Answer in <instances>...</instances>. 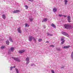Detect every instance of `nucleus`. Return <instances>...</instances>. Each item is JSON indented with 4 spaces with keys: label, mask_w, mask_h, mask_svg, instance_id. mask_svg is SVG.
<instances>
[{
    "label": "nucleus",
    "mask_w": 73,
    "mask_h": 73,
    "mask_svg": "<svg viewBox=\"0 0 73 73\" xmlns=\"http://www.w3.org/2000/svg\"><path fill=\"white\" fill-rule=\"evenodd\" d=\"M64 26L65 28L67 29H69V28H71V25L67 24L64 25Z\"/></svg>",
    "instance_id": "nucleus-1"
},
{
    "label": "nucleus",
    "mask_w": 73,
    "mask_h": 73,
    "mask_svg": "<svg viewBox=\"0 0 73 73\" xmlns=\"http://www.w3.org/2000/svg\"><path fill=\"white\" fill-rule=\"evenodd\" d=\"M32 39L35 41H36V39H35L34 37L32 36H29V41H31Z\"/></svg>",
    "instance_id": "nucleus-2"
},
{
    "label": "nucleus",
    "mask_w": 73,
    "mask_h": 73,
    "mask_svg": "<svg viewBox=\"0 0 73 73\" xmlns=\"http://www.w3.org/2000/svg\"><path fill=\"white\" fill-rule=\"evenodd\" d=\"M62 35H64L65 36H67V37H69V35H68V33H66L65 32H62Z\"/></svg>",
    "instance_id": "nucleus-3"
},
{
    "label": "nucleus",
    "mask_w": 73,
    "mask_h": 73,
    "mask_svg": "<svg viewBox=\"0 0 73 73\" xmlns=\"http://www.w3.org/2000/svg\"><path fill=\"white\" fill-rule=\"evenodd\" d=\"M12 58L14 60H15L17 61H18V62H20L21 61L18 58H14L13 57H12Z\"/></svg>",
    "instance_id": "nucleus-4"
},
{
    "label": "nucleus",
    "mask_w": 73,
    "mask_h": 73,
    "mask_svg": "<svg viewBox=\"0 0 73 73\" xmlns=\"http://www.w3.org/2000/svg\"><path fill=\"white\" fill-rule=\"evenodd\" d=\"M26 65H28L29 63V58L27 57L26 58Z\"/></svg>",
    "instance_id": "nucleus-5"
},
{
    "label": "nucleus",
    "mask_w": 73,
    "mask_h": 73,
    "mask_svg": "<svg viewBox=\"0 0 73 73\" xmlns=\"http://www.w3.org/2000/svg\"><path fill=\"white\" fill-rule=\"evenodd\" d=\"M70 16H68L67 17V20L68 23H70L71 22V19H70Z\"/></svg>",
    "instance_id": "nucleus-6"
},
{
    "label": "nucleus",
    "mask_w": 73,
    "mask_h": 73,
    "mask_svg": "<svg viewBox=\"0 0 73 73\" xmlns=\"http://www.w3.org/2000/svg\"><path fill=\"white\" fill-rule=\"evenodd\" d=\"M19 33H22V32H21V28L20 27H19L17 29Z\"/></svg>",
    "instance_id": "nucleus-7"
},
{
    "label": "nucleus",
    "mask_w": 73,
    "mask_h": 73,
    "mask_svg": "<svg viewBox=\"0 0 73 73\" xmlns=\"http://www.w3.org/2000/svg\"><path fill=\"white\" fill-rule=\"evenodd\" d=\"M61 41H62V42H61V44L62 45V44L64 43V42H65L64 37L61 38Z\"/></svg>",
    "instance_id": "nucleus-8"
},
{
    "label": "nucleus",
    "mask_w": 73,
    "mask_h": 73,
    "mask_svg": "<svg viewBox=\"0 0 73 73\" xmlns=\"http://www.w3.org/2000/svg\"><path fill=\"white\" fill-rule=\"evenodd\" d=\"M20 11L19 10H15L13 11V13H19L20 12Z\"/></svg>",
    "instance_id": "nucleus-9"
},
{
    "label": "nucleus",
    "mask_w": 73,
    "mask_h": 73,
    "mask_svg": "<svg viewBox=\"0 0 73 73\" xmlns=\"http://www.w3.org/2000/svg\"><path fill=\"white\" fill-rule=\"evenodd\" d=\"M69 47H70V46H64V48H63V49H68L69 48Z\"/></svg>",
    "instance_id": "nucleus-10"
},
{
    "label": "nucleus",
    "mask_w": 73,
    "mask_h": 73,
    "mask_svg": "<svg viewBox=\"0 0 73 73\" xmlns=\"http://www.w3.org/2000/svg\"><path fill=\"white\" fill-rule=\"evenodd\" d=\"M25 52V50H20L19 51V53H24V52Z\"/></svg>",
    "instance_id": "nucleus-11"
},
{
    "label": "nucleus",
    "mask_w": 73,
    "mask_h": 73,
    "mask_svg": "<svg viewBox=\"0 0 73 73\" xmlns=\"http://www.w3.org/2000/svg\"><path fill=\"white\" fill-rule=\"evenodd\" d=\"M47 20H48V19L46 18H45L43 20V21H42V23H43V22H46Z\"/></svg>",
    "instance_id": "nucleus-12"
},
{
    "label": "nucleus",
    "mask_w": 73,
    "mask_h": 73,
    "mask_svg": "<svg viewBox=\"0 0 73 73\" xmlns=\"http://www.w3.org/2000/svg\"><path fill=\"white\" fill-rule=\"evenodd\" d=\"M10 50L11 52H13L15 50V48L14 47H11L10 48Z\"/></svg>",
    "instance_id": "nucleus-13"
},
{
    "label": "nucleus",
    "mask_w": 73,
    "mask_h": 73,
    "mask_svg": "<svg viewBox=\"0 0 73 73\" xmlns=\"http://www.w3.org/2000/svg\"><path fill=\"white\" fill-rule=\"evenodd\" d=\"M57 8H54L53 9V12H57Z\"/></svg>",
    "instance_id": "nucleus-14"
},
{
    "label": "nucleus",
    "mask_w": 73,
    "mask_h": 73,
    "mask_svg": "<svg viewBox=\"0 0 73 73\" xmlns=\"http://www.w3.org/2000/svg\"><path fill=\"white\" fill-rule=\"evenodd\" d=\"M51 26L52 27H53V28H56V26L53 23H52V24H51Z\"/></svg>",
    "instance_id": "nucleus-15"
},
{
    "label": "nucleus",
    "mask_w": 73,
    "mask_h": 73,
    "mask_svg": "<svg viewBox=\"0 0 73 73\" xmlns=\"http://www.w3.org/2000/svg\"><path fill=\"white\" fill-rule=\"evenodd\" d=\"M47 35L48 36H53L52 34H49V33H47Z\"/></svg>",
    "instance_id": "nucleus-16"
},
{
    "label": "nucleus",
    "mask_w": 73,
    "mask_h": 73,
    "mask_svg": "<svg viewBox=\"0 0 73 73\" xmlns=\"http://www.w3.org/2000/svg\"><path fill=\"white\" fill-rule=\"evenodd\" d=\"M71 58L72 60H73V51L71 53Z\"/></svg>",
    "instance_id": "nucleus-17"
},
{
    "label": "nucleus",
    "mask_w": 73,
    "mask_h": 73,
    "mask_svg": "<svg viewBox=\"0 0 73 73\" xmlns=\"http://www.w3.org/2000/svg\"><path fill=\"white\" fill-rule=\"evenodd\" d=\"M2 18H3V19H5L6 18V16L5 15L3 14L2 15Z\"/></svg>",
    "instance_id": "nucleus-18"
},
{
    "label": "nucleus",
    "mask_w": 73,
    "mask_h": 73,
    "mask_svg": "<svg viewBox=\"0 0 73 73\" xmlns=\"http://www.w3.org/2000/svg\"><path fill=\"white\" fill-rule=\"evenodd\" d=\"M25 27H29V25L27 23H25Z\"/></svg>",
    "instance_id": "nucleus-19"
},
{
    "label": "nucleus",
    "mask_w": 73,
    "mask_h": 73,
    "mask_svg": "<svg viewBox=\"0 0 73 73\" xmlns=\"http://www.w3.org/2000/svg\"><path fill=\"white\" fill-rule=\"evenodd\" d=\"M64 2H65V5H67L68 3V0H64Z\"/></svg>",
    "instance_id": "nucleus-20"
},
{
    "label": "nucleus",
    "mask_w": 73,
    "mask_h": 73,
    "mask_svg": "<svg viewBox=\"0 0 73 73\" xmlns=\"http://www.w3.org/2000/svg\"><path fill=\"white\" fill-rule=\"evenodd\" d=\"M9 40H7L6 42V43L7 44V45H9Z\"/></svg>",
    "instance_id": "nucleus-21"
},
{
    "label": "nucleus",
    "mask_w": 73,
    "mask_h": 73,
    "mask_svg": "<svg viewBox=\"0 0 73 73\" xmlns=\"http://www.w3.org/2000/svg\"><path fill=\"white\" fill-rule=\"evenodd\" d=\"M15 70L17 73H19V70H18V69L15 68Z\"/></svg>",
    "instance_id": "nucleus-22"
},
{
    "label": "nucleus",
    "mask_w": 73,
    "mask_h": 73,
    "mask_svg": "<svg viewBox=\"0 0 73 73\" xmlns=\"http://www.w3.org/2000/svg\"><path fill=\"white\" fill-rule=\"evenodd\" d=\"M30 66H36V65H35V64L34 63H32V64H31Z\"/></svg>",
    "instance_id": "nucleus-23"
},
{
    "label": "nucleus",
    "mask_w": 73,
    "mask_h": 73,
    "mask_svg": "<svg viewBox=\"0 0 73 73\" xmlns=\"http://www.w3.org/2000/svg\"><path fill=\"white\" fill-rule=\"evenodd\" d=\"M9 41H10L11 42H13V40H12V38L11 37H9Z\"/></svg>",
    "instance_id": "nucleus-24"
},
{
    "label": "nucleus",
    "mask_w": 73,
    "mask_h": 73,
    "mask_svg": "<svg viewBox=\"0 0 73 73\" xmlns=\"http://www.w3.org/2000/svg\"><path fill=\"white\" fill-rule=\"evenodd\" d=\"M42 40L41 38H39L38 40V41L39 42H41L42 41Z\"/></svg>",
    "instance_id": "nucleus-25"
},
{
    "label": "nucleus",
    "mask_w": 73,
    "mask_h": 73,
    "mask_svg": "<svg viewBox=\"0 0 73 73\" xmlns=\"http://www.w3.org/2000/svg\"><path fill=\"white\" fill-rule=\"evenodd\" d=\"M30 21L31 22L33 21V19H32V18H29Z\"/></svg>",
    "instance_id": "nucleus-26"
},
{
    "label": "nucleus",
    "mask_w": 73,
    "mask_h": 73,
    "mask_svg": "<svg viewBox=\"0 0 73 73\" xmlns=\"http://www.w3.org/2000/svg\"><path fill=\"white\" fill-rule=\"evenodd\" d=\"M58 16L59 17H62V16H63V15L62 14H59Z\"/></svg>",
    "instance_id": "nucleus-27"
},
{
    "label": "nucleus",
    "mask_w": 73,
    "mask_h": 73,
    "mask_svg": "<svg viewBox=\"0 0 73 73\" xmlns=\"http://www.w3.org/2000/svg\"><path fill=\"white\" fill-rule=\"evenodd\" d=\"M56 50H58V51H60V50H61V49H60V48H56Z\"/></svg>",
    "instance_id": "nucleus-28"
},
{
    "label": "nucleus",
    "mask_w": 73,
    "mask_h": 73,
    "mask_svg": "<svg viewBox=\"0 0 73 73\" xmlns=\"http://www.w3.org/2000/svg\"><path fill=\"white\" fill-rule=\"evenodd\" d=\"M13 68V67H12V66L11 67L10 69V70H12Z\"/></svg>",
    "instance_id": "nucleus-29"
},
{
    "label": "nucleus",
    "mask_w": 73,
    "mask_h": 73,
    "mask_svg": "<svg viewBox=\"0 0 73 73\" xmlns=\"http://www.w3.org/2000/svg\"><path fill=\"white\" fill-rule=\"evenodd\" d=\"M25 7L26 9H27L28 8V6L27 5H25Z\"/></svg>",
    "instance_id": "nucleus-30"
},
{
    "label": "nucleus",
    "mask_w": 73,
    "mask_h": 73,
    "mask_svg": "<svg viewBox=\"0 0 73 73\" xmlns=\"http://www.w3.org/2000/svg\"><path fill=\"white\" fill-rule=\"evenodd\" d=\"M5 48V46H1V48L2 49H4Z\"/></svg>",
    "instance_id": "nucleus-31"
},
{
    "label": "nucleus",
    "mask_w": 73,
    "mask_h": 73,
    "mask_svg": "<svg viewBox=\"0 0 73 73\" xmlns=\"http://www.w3.org/2000/svg\"><path fill=\"white\" fill-rule=\"evenodd\" d=\"M50 47H52V48H53V47H54V46L53 45H50Z\"/></svg>",
    "instance_id": "nucleus-32"
},
{
    "label": "nucleus",
    "mask_w": 73,
    "mask_h": 73,
    "mask_svg": "<svg viewBox=\"0 0 73 73\" xmlns=\"http://www.w3.org/2000/svg\"><path fill=\"white\" fill-rule=\"evenodd\" d=\"M51 72L52 73H54L55 72L54 71V70H51Z\"/></svg>",
    "instance_id": "nucleus-33"
},
{
    "label": "nucleus",
    "mask_w": 73,
    "mask_h": 73,
    "mask_svg": "<svg viewBox=\"0 0 73 73\" xmlns=\"http://www.w3.org/2000/svg\"><path fill=\"white\" fill-rule=\"evenodd\" d=\"M28 0L30 1H31V2H33V0Z\"/></svg>",
    "instance_id": "nucleus-34"
},
{
    "label": "nucleus",
    "mask_w": 73,
    "mask_h": 73,
    "mask_svg": "<svg viewBox=\"0 0 73 73\" xmlns=\"http://www.w3.org/2000/svg\"><path fill=\"white\" fill-rule=\"evenodd\" d=\"M63 16H64V17H66V15H63Z\"/></svg>",
    "instance_id": "nucleus-35"
},
{
    "label": "nucleus",
    "mask_w": 73,
    "mask_h": 73,
    "mask_svg": "<svg viewBox=\"0 0 73 73\" xmlns=\"http://www.w3.org/2000/svg\"><path fill=\"white\" fill-rule=\"evenodd\" d=\"M64 68V66H62L61 67V68L62 69V68Z\"/></svg>",
    "instance_id": "nucleus-36"
},
{
    "label": "nucleus",
    "mask_w": 73,
    "mask_h": 73,
    "mask_svg": "<svg viewBox=\"0 0 73 73\" xmlns=\"http://www.w3.org/2000/svg\"><path fill=\"white\" fill-rule=\"evenodd\" d=\"M46 42V43H47V42H48V43H49V42H48V41H47V42Z\"/></svg>",
    "instance_id": "nucleus-37"
},
{
    "label": "nucleus",
    "mask_w": 73,
    "mask_h": 73,
    "mask_svg": "<svg viewBox=\"0 0 73 73\" xmlns=\"http://www.w3.org/2000/svg\"><path fill=\"white\" fill-rule=\"evenodd\" d=\"M11 53H10V52H9V54H10Z\"/></svg>",
    "instance_id": "nucleus-38"
},
{
    "label": "nucleus",
    "mask_w": 73,
    "mask_h": 73,
    "mask_svg": "<svg viewBox=\"0 0 73 73\" xmlns=\"http://www.w3.org/2000/svg\"><path fill=\"white\" fill-rule=\"evenodd\" d=\"M15 66H14L13 67V68H15Z\"/></svg>",
    "instance_id": "nucleus-39"
}]
</instances>
